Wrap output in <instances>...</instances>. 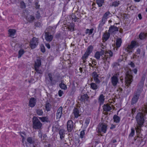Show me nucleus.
<instances>
[{
    "instance_id": "62",
    "label": "nucleus",
    "mask_w": 147,
    "mask_h": 147,
    "mask_svg": "<svg viewBox=\"0 0 147 147\" xmlns=\"http://www.w3.org/2000/svg\"><path fill=\"white\" fill-rule=\"evenodd\" d=\"M82 68H81V67L80 68V72H81H81H82Z\"/></svg>"
},
{
    "instance_id": "61",
    "label": "nucleus",
    "mask_w": 147,
    "mask_h": 147,
    "mask_svg": "<svg viewBox=\"0 0 147 147\" xmlns=\"http://www.w3.org/2000/svg\"><path fill=\"white\" fill-rule=\"evenodd\" d=\"M126 50H127V51H128L129 53H130V52H131V51H129L128 50V49H127V48L126 49Z\"/></svg>"
},
{
    "instance_id": "41",
    "label": "nucleus",
    "mask_w": 147,
    "mask_h": 147,
    "mask_svg": "<svg viewBox=\"0 0 147 147\" xmlns=\"http://www.w3.org/2000/svg\"><path fill=\"white\" fill-rule=\"evenodd\" d=\"M35 8L36 9H39L40 8V5L38 4V2H36L35 4Z\"/></svg>"
},
{
    "instance_id": "55",
    "label": "nucleus",
    "mask_w": 147,
    "mask_h": 147,
    "mask_svg": "<svg viewBox=\"0 0 147 147\" xmlns=\"http://www.w3.org/2000/svg\"><path fill=\"white\" fill-rule=\"evenodd\" d=\"M49 78H50V80L52 81V78L51 74H49Z\"/></svg>"
},
{
    "instance_id": "54",
    "label": "nucleus",
    "mask_w": 147,
    "mask_h": 147,
    "mask_svg": "<svg viewBox=\"0 0 147 147\" xmlns=\"http://www.w3.org/2000/svg\"><path fill=\"white\" fill-rule=\"evenodd\" d=\"M130 65H131V66L133 67H134L135 66L134 63L132 62L130 63Z\"/></svg>"
},
{
    "instance_id": "50",
    "label": "nucleus",
    "mask_w": 147,
    "mask_h": 147,
    "mask_svg": "<svg viewBox=\"0 0 147 147\" xmlns=\"http://www.w3.org/2000/svg\"><path fill=\"white\" fill-rule=\"evenodd\" d=\"M41 50L42 52L44 53L45 52V47L44 46H42L41 47Z\"/></svg>"
},
{
    "instance_id": "14",
    "label": "nucleus",
    "mask_w": 147,
    "mask_h": 147,
    "mask_svg": "<svg viewBox=\"0 0 147 147\" xmlns=\"http://www.w3.org/2000/svg\"><path fill=\"white\" fill-rule=\"evenodd\" d=\"M62 111V108L61 107L58 109L56 113L57 119H58L61 117V115Z\"/></svg>"
},
{
    "instance_id": "18",
    "label": "nucleus",
    "mask_w": 147,
    "mask_h": 147,
    "mask_svg": "<svg viewBox=\"0 0 147 147\" xmlns=\"http://www.w3.org/2000/svg\"><path fill=\"white\" fill-rule=\"evenodd\" d=\"M118 28L114 26H111L109 28V31L110 32H113L115 31H118Z\"/></svg>"
},
{
    "instance_id": "5",
    "label": "nucleus",
    "mask_w": 147,
    "mask_h": 147,
    "mask_svg": "<svg viewBox=\"0 0 147 147\" xmlns=\"http://www.w3.org/2000/svg\"><path fill=\"white\" fill-rule=\"evenodd\" d=\"M132 76L129 74L128 71H127L126 73V76L125 78V81L126 83V86H128L129 85H130L132 81Z\"/></svg>"
},
{
    "instance_id": "35",
    "label": "nucleus",
    "mask_w": 147,
    "mask_h": 147,
    "mask_svg": "<svg viewBox=\"0 0 147 147\" xmlns=\"http://www.w3.org/2000/svg\"><path fill=\"white\" fill-rule=\"evenodd\" d=\"M93 48V47L92 46H90L88 47L86 52L90 54V53L92 51Z\"/></svg>"
},
{
    "instance_id": "7",
    "label": "nucleus",
    "mask_w": 147,
    "mask_h": 147,
    "mask_svg": "<svg viewBox=\"0 0 147 147\" xmlns=\"http://www.w3.org/2000/svg\"><path fill=\"white\" fill-rule=\"evenodd\" d=\"M107 126L102 123L99 124L98 126V132L99 133L101 131L105 133L107 130Z\"/></svg>"
},
{
    "instance_id": "53",
    "label": "nucleus",
    "mask_w": 147,
    "mask_h": 147,
    "mask_svg": "<svg viewBox=\"0 0 147 147\" xmlns=\"http://www.w3.org/2000/svg\"><path fill=\"white\" fill-rule=\"evenodd\" d=\"M63 94V92L61 90H60L59 91V96H61L62 94Z\"/></svg>"
},
{
    "instance_id": "39",
    "label": "nucleus",
    "mask_w": 147,
    "mask_h": 147,
    "mask_svg": "<svg viewBox=\"0 0 147 147\" xmlns=\"http://www.w3.org/2000/svg\"><path fill=\"white\" fill-rule=\"evenodd\" d=\"M110 13L109 12H107L105 13L104 14L103 17L102 19V22L103 21V20H105L106 19V17H107V16L109 15V14Z\"/></svg>"
},
{
    "instance_id": "23",
    "label": "nucleus",
    "mask_w": 147,
    "mask_h": 147,
    "mask_svg": "<svg viewBox=\"0 0 147 147\" xmlns=\"http://www.w3.org/2000/svg\"><path fill=\"white\" fill-rule=\"evenodd\" d=\"M27 142L29 144H33L34 143V140L32 139L31 137L28 138L27 139Z\"/></svg>"
},
{
    "instance_id": "11",
    "label": "nucleus",
    "mask_w": 147,
    "mask_h": 147,
    "mask_svg": "<svg viewBox=\"0 0 147 147\" xmlns=\"http://www.w3.org/2000/svg\"><path fill=\"white\" fill-rule=\"evenodd\" d=\"M92 76L94 78V80L96 82L97 84H99L100 82V80L98 79V76L96 72H93L92 74Z\"/></svg>"
},
{
    "instance_id": "48",
    "label": "nucleus",
    "mask_w": 147,
    "mask_h": 147,
    "mask_svg": "<svg viewBox=\"0 0 147 147\" xmlns=\"http://www.w3.org/2000/svg\"><path fill=\"white\" fill-rule=\"evenodd\" d=\"M84 135V131H81L80 136L81 138H83V136Z\"/></svg>"
},
{
    "instance_id": "56",
    "label": "nucleus",
    "mask_w": 147,
    "mask_h": 147,
    "mask_svg": "<svg viewBox=\"0 0 147 147\" xmlns=\"http://www.w3.org/2000/svg\"><path fill=\"white\" fill-rule=\"evenodd\" d=\"M46 46L47 47L48 49H50V46L49 44H46Z\"/></svg>"
},
{
    "instance_id": "32",
    "label": "nucleus",
    "mask_w": 147,
    "mask_h": 147,
    "mask_svg": "<svg viewBox=\"0 0 147 147\" xmlns=\"http://www.w3.org/2000/svg\"><path fill=\"white\" fill-rule=\"evenodd\" d=\"M51 105L49 103H48L46 104L45 108L46 110L47 111H49L50 110Z\"/></svg>"
},
{
    "instance_id": "52",
    "label": "nucleus",
    "mask_w": 147,
    "mask_h": 147,
    "mask_svg": "<svg viewBox=\"0 0 147 147\" xmlns=\"http://www.w3.org/2000/svg\"><path fill=\"white\" fill-rule=\"evenodd\" d=\"M68 29L71 30H74V27L73 26H69L68 27Z\"/></svg>"
},
{
    "instance_id": "28",
    "label": "nucleus",
    "mask_w": 147,
    "mask_h": 147,
    "mask_svg": "<svg viewBox=\"0 0 147 147\" xmlns=\"http://www.w3.org/2000/svg\"><path fill=\"white\" fill-rule=\"evenodd\" d=\"M114 121L116 123H118L119 121V117L116 115H115L113 117Z\"/></svg>"
},
{
    "instance_id": "16",
    "label": "nucleus",
    "mask_w": 147,
    "mask_h": 147,
    "mask_svg": "<svg viewBox=\"0 0 147 147\" xmlns=\"http://www.w3.org/2000/svg\"><path fill=\"white\" fill-rule=\"evenodd\" d=\"M139 94H136L133 98L132 100V104H133L135 103L137 101L138 98L139 97Z\"/></svg>"
},
{
    "instance_id": "31",
    "label": "nucleus",
    "mask_w": 147,
    "mask_h": 147,
    "mask_svg": "<svg viewBox=\"0 0 147 147\" xmlns=\"http://www.w3.org/2000/svg\"><path fill=\"white\" fill-rule=\"evenodd\" d=\"M105 54L107 56H108L109 55L111 57L113 55V53L111 51H106L105 52Z\"/></svg>"
},
{
    "instance_id": "27",
    "label": "nucleus",
    "mask_w": 147,
    "mask_h": 147,
    "mask_svg": "<svg viewBox=\"0 0 147 147\" xmlns=\"http://www.w3.org/2000/svg\"><path fill=\"white\" fill-rule=\"evenodd\" d=\"M24 51L23 49H21L19 51L18 58H20L22 55L24 53Z\"/></svg>"
},
{
    "instance_id": "51",
    "label": "nucleus",
    "mask_w": 147,
    "mask_h": 147,
    "mask_svg": "<svg viewBox=\"0 0 147 147\" xmlns=\"http://www.w3.org/2000/svg\"><path fill=\"white\" fill-rule=\"evenodd\" d=\"M133 48V47L130 45H129L127 48V49H132Z\"/></svg>"
},
{
    "instance_id": "45",
    "label": "nucleus",
    "mask_w": 147,
    "mask_h": 147,
    "mask_svg": "<svg viewBox=\"0 0 147 147\" xmlns=\"http://www.w3.org/2000/svg\"><path fill=\"white\" fill-rule=\"evenodd\" d=\"M136 42L135 41H132L131 42V45L133 47V48L134 47V46L136 45Z\"/></svg>"
},
{
    "instance_id": "57",
    "label": "nucleus",
    "mask_w": 147,
    "mask_h": 147,
    "mask_svg": "<svg viewBox=\"0 0 147 147\" xmlns=\"http://www.w3.org/2000/svg\"><path fill=\"white\" fill-rule=\"evenodd\" d=\"M138 17L140 20H141L142 19V16L140 13L138 14Z\"/></svg>"
},
{
    "instance_id": "22",
    "label": "nucleus",
    "mask_w": 147,
    "mask_h": 147,
    "mask_svg": "<svg viewBox=\"0 0 147 147\" xmlns=\"http://www.w3.org/2000/svg\"><path fill=\"white\" fill-rule=\"evenodd\" d=\"M20 6L21 8L23 9H25L26 7V5L25 3L23 1H21L20 2Z\"/></svg>"
},
{
    "instance_id": "49",
    "label": "nucleus",
    "mask_w": 147,
    "mask_h": 147,
    "mask_svg": "<svg viewBox=\"0 0 147 147\" xmlns=\"http://www.w3.org/2000/svg\"><path fill=\"white\" fill-rule=\"evenodd\" d=\"M119 4L117 2H115L113 3L112 5L114 6H117Z\"/></svg>"
},
{
    "instance_id": "19",
    "label": "nucleus",
    "mask_w": 147,
    "mask_h": 147,
    "mask_svg": "<svg viewBox=\"0 0 147 147\" xmlns=\"http://www.w3.org/2000/svg\"><path fill=\"white\" fill-rule=\"evenodd\" d=\"M111 109V107L107 105H104L103 107V109L105 111H109Z\"/></svg>"
},
{
    "instance_id": "43",
    "label": "nucleus",
    "mask_w": 147,
    "mask_h": 147,
    "mask_svg": "<svg viewBox=\"0 0 147 147\" xmlns=\"http://www.w3.org/2000/svg\"><path fill=\"white\" fill-rule=\"evenodd\" d=\"M142 109L144 113H147V105L145 106V107Z\"/></svg>"
},
{
    "instance_id": "37",
    "label": "nucleus",
    "mask_w": 147,
    "mask_h": 147,
    "mask_svg": "<svg viewBox=\"0 0 147 147\" xmlns=\"http://www.w3.org/2000/svg\"><path fill=\"white\" fill-rule=\"evenodd\" d=\"M93 29H91L89 30L88 29H87L86 33V34H91L92 33Z\"/></svg>"
},
{
    "instance_id": "3",
    "label": "nucleus",
    "mask_w": 147,
    "mask_h": 147,
    "mask_svg": "<svg viewBox=\"0 0 147 147\" xmlns=\"http://www.w3.org/2000/svg\"><path fill=\"white\" fill-rule=\"evenodd\" d=\"M41 65V61L39 59H37L35 62L34 65L35 69L37 73L40 74H42V71L41 70L39 69V67Z\"/></svg>"
},
{
    "instance_id": "8",
    "label": "nucleus",
    "mask_w": 147,
    "mask_h": 147,
    "mask_svg": "<svg viewBox=\"0 0 147 147\" xmlns=\"http://www.w3.org/2000/svg\"><path fill=\"white\" fill-rule=\"evenodd\" d=\"M71 17L72 20L75 22H79L81 21L80 20L81 16L79 15L72 14L71 15Z\"/></svg>"
},
{
    "instance_id": "4",
    "label": "nucleus",
    "mask_w": 147,
    "mask_h": 147,
    "mask_svg": "<svg viewBox=\"0 0 147 147\" xmlns=\"http://www.w3.org/2000/svg\"><path fill=\"white\" fill-rule=\"evenodd\" d=\"M38 39L35 37H34L30 40V46L32 49L35 48L38 44Z\"/></svg>"
},
{
    "instance_id": "25",
    "label": "nucleus",
    "mask_w": 147,
    "mask_h": 147,
    "mask_svg": "<svg viewBox=\"0 0 147 147\" xmlns=\"http://www.w3.org/2000/svg\"><path fill=\"white\" fill-rule=\"evenodd\" d=\"M147 35V34H144L143 33H141L139 36V37L141 39H143L145 38Z\"/></svg>"
},
{
    "instance_id": "59",
    "label": "nucleus",
    "mask_w": 147,
    "mask_h": 147,
    "mask_svg": "<svg viewBox=\"0 0 147 147\" xmlns=\"http://www.w3.org/2000/svg\"><path fill=\"white\" fill-rule=\"evenodd\" d=\"M89 123V120H86L85 122V123L87 125Z\"/></svg>"
},
{
    "instance_id": "2",
    "label": "nucleus",
    "mask_w": 147,
    "mask_h": 147,
    "mask_svg": "<svg viewBox=\"0 0 147 147\" xmlns=\"http://www.w3.org/2000/svg\"><path fill=\"white\" fill-rule=\"evenodd\" d=\"M32 122L33 123V127L34 128L39 129L41 127L42 124L36 117H33L32 119Z\"/></svg>"
},
{
    "instance_id": "6",
    "label": "nucleus",
    "mask_w": 147,
    "mask_h": 147,
    "mask_svg": "<svg viewBox=\"0 0 147 147\" xmlns=\"http://www.w3.org/2000/svg\"><path fill=\"white\" fill-rule=\"evenodd\" d=\"M16 32V30L15 29H9L8 30V36L13 38H15Z\"/></svg>"
},
{
    "instance_id": "40",
    "label": "nucleus",
    "mask_w": 147,
    "mask_h": 147,
    "mask_svg": "<svg viewBox=\"0 0 147 147\" xmlns=\"http://www.w3.org/2000/svg\"><path fill=\"white\" fill-rule=\"evenodd\" d=\"M95 57L97 59H99L100 57V53L98 52H97L95 54Z\"/></svg>"
},
{
    "instance_id": "33",
    "label": "nucleus",
    "mask_w": 147,
    "mask_h": 147,
    "mask_svg": "<svg viewBox=\"0 0 147 147\" xmlns=\"http://www.w3.org/2000/svg\"><path fill=\"white\" fill-rule=\"evenodd\" d=\"M81 99L82 100H87L88 99V97L87 94H84V95H82V96L81 97Z\"/></svg>"
},
{
    "instance_id": "58",
    "label": "nucleus",
    "mask_w": 147,
    "mask_h": 147,
    "mask_svg": "<svg viewBox=\"0 0 147 147\" xmlns=\"http://www.w3.org/2000/svg\"><path fill=\"white\" fill-rule=\"evenodd\" d=\"M137 71V70L136 69H134V71L135 73L136 74Z\"/></svg>"
},
{
    "instance_id": "42",
    "label": "nucleus",
    "mask_w": 147,
    "mask_h": 147,
    "mask_svg": "<svg viewBox=\"0 0 147 147\" xmlns=\"http://www.w3.org/2000/svg\"><path fill=\"white\" fill-rule=\"evenodd\" d=\"M131 132L129 135L130 137H132L134 134V130L133 129H131Z\"/></svg>"
},
{
    "instance_id": "38",
    "label": "nucleus",
    "mask_w": 147,
    "mask_h": 147,
    "mask_svg": "<svg viewBox=\"0 0 147 147\" xmlns=\"http://www.w3.org/2000/svg\"><path fill=\"white\" fill-rule=\"evenodd\" d=\"M37 114L39 115H42L43 113V112L42 110L38 109L36 111Z\"/></svg>"
},
{
    "instance_id": "36",
    "label": "nucleus",
    "mask_w": 147,
    "mask_h": 147,
    "mask_svg": "<svg viewBox=\"0 0 147 147\" xmlns=\"http://www.w3.org/2000/svg\"><path fill=\"white\" fill-rule=\"evenodd\" d=\"M104 100V97L103 94H101L99 98V101L103 103Z\"/></svg>"
},
{
    "instance_id": "10",
    "label": "nucleus",
    "mask_w": 147,
    "mask_h": 147,
    "mask_svg": "<svg viewBox=\"0 0 147 147\" xmlns=\"http://www.w3.org/2000/svg\"><path fill=\"white\" fill-rule=\"evenodd\" d=\"M67 129L69 131H71L73 128V123L71 120L69 121L67 123Z\"/></svg>"
},
{
    "instance_id": "20",
    "label": "nucleus",
    "mask_w": 147,
    "mask_h": 147,
    "mask_svg": "<svg viewBox=\"0 0 147 147\" xmlns=\"http://www.w3.org/2000/svg\"><path fill=\"white\" fill-rule=\"evenodd\" d=\"M73 113H74L75 117H78L79 116V111L76 108H75L74 110Z\"/></svg>"
},
{
    "instance_id": "26",
    "label": "nucleus",
    "mask_w": 147,
    "mask_h": 147,
    "mask_svg": "<svg viewBox=\"0 0 147 147\" xmlns=\"http://www.w3.org/2000/svg\"><path fill=\"white\" fill-rule=\"evenodd\" d=\"M89 54H90L86 52L83 57H82V59L83 60V62L84 63H85V60L88 57Z\"/></svg>"
},
{
    "instance_id": "21",
    "label": "nucleus",
    "mask_w": 147,
    "mask_h": 147,
    "mask_svg": "<svg viewBox=\"0 0 147 147\" xmlns=\"http://www.w3.org/2000/svg\"><path fill=\"white\" fill-rule=\"evenodd\" d=\"M59 133L60 135V138L61 139H62L64 136V130L63 129H61L59 130Z\"/></svg>"
},
{
    "instance_id": "64",
    "label": "nucleus",
    "mask_w": 147,
    "mask_h": 147,
    "mask_svg": "<svg viewBox=\"0 0 147 147\" xmlns=\"http://www.w3.org/2000/svg\"><path fill=\"white\" fill-rule=\"evenodd\" d=\"M22 134H23L24 135H25V134H24V133H22V134H21V136L23 138V137H24V136L22 135Z\"/></svg>"
},
{
    "instance_id": "13",
    "label": "nucleus",
    "mask_w": 147,
    "mask_h": 147,
    "mask_svg": "<svg viewBox=\"0 0 147 147\" xmlns=\"http://www.w3.org/2000/svg\"><path fill=\"white\" fill-rule=\"evenodd\" d=\"M36 104V99L34 98H31L29 102V105L31 107H33Z\"/></svg>"
},
{
    "instance_id": "46",
    "label": "nucleus",
    "mask_w": 147,
    "mask_h": 147,
    "mask_svg": "<svg viewBox=\"0 0 147 147\" xmlns=\"http://www.w3.org/2000/svg\"><path fill=\"white\" fill-rule=\"evenodd\" d=\"M36 17L38 19L40 16V14L38 11H37L36 14Z\"/></svg>"
},
{
    "instance_id": "9",
    "label": "nucleus",
    "mask_w": 147,
    "mask_h": 147,
    "mask_svg": "<svg viewBox=\"0 0 147 147\" xmlns=\"http://www.w3.org/2000/svg\"><path fill=\"white\" fill-rule=\"evenodd\" d=\"M53 36L49 32H45V38L47 41L51 42L53 39Z\"/></svg>"
},
{
    "instance_id": "24",
    "label": "nucleus",
    "mask_w": 147,
    "mask_h": 147,
    "mask_svg": "<svg viewBox=\"0 0 147 147\" xmlns=\"http://www.w3.org/2000/svg\"><path fill=\"white\" fill-rule=\"evenodd\" d=\"M96 2L99 7H101L104 3V0H97Z\"/></svg>"
},
{
    "instance_id": "60",
    "label": "nucleus",
    "mask_w": 147,
    "mask_h": 147,
    "mask_svg": "<svg viewBox=\"0 0 147 147\" xmlns=\"http://www.w3.org/2000/svg\"><path fill=\"white\" fill-rule=\"evenodd\" d=\"M100 53L102 55L105 54V53L102 50L100 52Z\"/></svg>"
},
{
    "instance_id": "63",
    "label": "nucleus",
    "mask_w": 147,
    "mask_h": 147,
    "mask_svg": "<svg viewBox=\"0 0 147 147\" xmlns=\"http://www.w3.org/2000/svg\"><path fill=\"white\" fill-rule=\"evenodd\" d=\"M25 140V138L24 137H23L22 139V142H23L24 140Z\"/></svg>"
},
{
    "instance_id": "15",
    "label": "nucleus",
    "mask_w": 147,
    "mask_h": 147,
    "mask_svg": "<svg viewBox=\"0 0 147 147\" xmlns=\"http://www.w3.org/2000/svg\"><path fill=\"white\" fill-rule=\"evenodd\" d=\"M112 83L114 86H115L118 82V79L115 76H113L112 78Z\"/></svg>"
},
{
    "instance_id": "47",
    "label": "nucleus",
    "mask_w": 147,
    "mask_h": 147,
    "mask_svg": "<svg viewBox=\"0 0 147 147\" xmlns=\"http://www.w3.org/2000/svg\"><path fill=\"white\" fill-rule=\"evenodd\" d=\"M39 119L43 122L46 121L47 120V119L45 117H39Z\"/></svg>"
},
{
    "instance_id": "44",
    "label": "nucleus",
    "mask_w": 147,
    "mask_h": 147,
    "mask_svg": "<svg viewBox=\"0 0 147 147\" xmlns=\"http://www.w3.org/2000/svg\"><path fill=\"white\" fill-rule=\"evenodd\" d=\"M108 58V57L106 55H104V57L102 58L103 60L104 61V62L105 63L106 61L107 60V58Z\"/></svg>"
},
{
    "instance_id": "34",
    "label": "nucleus",
    "mask_w": 147,
    "mask_h": 147,
    "mask_svg": "<svg viewBox=\"0 0 147 147\" xmlns=\"http://www.w3.org/2000/svg\"><path fill=\"white\" fill-rule=\"evenodd\" d=\"M59 86L62 89L65 90L67 89L66 86L63 83H62V82L61 84H59Z\"/></svg>"
},
{
    "instance_id": "17",
    "label": "nucleus",
    "mask_w": 147,
    "mask_h": 147,
    "mask_svg": "<svg viewBox=\"0 0 147 147\" xmlns=\"http://www.w3.org/2000/svg\"><path fill=\"white\" fill-rule=\"evenodd\" d=\"M110 36V34L109 33L106 32L103 35L102 38L103 40L105 41H106L109 38Z\"/></svg>"
},
{
    "instance_id": "29",
    "label": "nucleus",
    "mask_w": 147,
    "mask_h": 147,
    "mask_svg": "<svg viewBox=\"0 0 147 147\" xmlns=\"http://www.w3.org/2000/svg\"><path fill=\"white\" fill-rule=\"evenodd\" d=\"M91 88L94 90H96L98 88V86L95 83H92L91 84Z\"/></svg>"
},
{
    "instance_id": "12",
    "label": "nucleus",
    "mask_w": 147,
    "mask_h": 147,
    "mask_svg": "<svg viewBox=\"0 0 147 147\" xmlns=\"http://www.w3.org/2000/svg\"><path fill=\"white\" fill-rule=\"evenodd\" d=\"M26 19L27 21L29 22H32L35 19L34 16L28 14L26 15Z\"/></svg>"
},
{
    "instance_id": "1",
    "label": "nucleus",
    "mask_w": 147,
    "mask_h": 147,
    "mask_svg": "<svg viewBox=\"0 0 147 147\" xmlns=\"http://www.w3.org/2000/svg\"><path fill=\"white\" fill-rule=\"evenodd\" d=\"M136 119L138 125V126H137V128L138 129H139V127H141L144 122V119L142 114L141 113H138L136 115Z\"/></svg>"
},
{
    "instance_id": "30",
    "label": "nucleus",
    "mask_w": 147,
    "mask_h": 147,
    "mask_svg": "<svg viewBox=\"0 0 147 147\" xmlns=\"http://www.w3.org/2000/svg\"><path fill=\"white\" fill-rule=\"evenodd\" d=\"M121 43V39H117L116 43V46L117 47H120Z\"/></svg>"
}]
</instances>
